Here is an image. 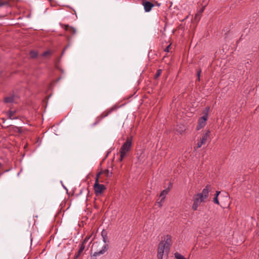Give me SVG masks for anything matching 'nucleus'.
<instances>
[{"mask_svg":"<svg viewBox=\"0 0 259 259\" xmlns=\"http://www.w3.org/2000/svg\"><path fill=\"white\" fill-rule=\"evenodd\" d=\"M171 236L166 235L163 240L159 244L157 249L158 259H162L163 256H167L171 244Z\"/></svg>","mask_w":259,"mask_h":259,"instance_id":"f257e3e1","label":"nucleus"},{"mask_svg":"<svg viewBox=\"0 0 259 259\" xmlns=\"http://www.w3.org/2000/svg\"><path fill=\"white\" fill-rule=\"evenodd\" d=\"M133 136L127 137L125 142L121 146L120 149L119 161H121L126 156V154L130 151L132 147Z\"/></svg>","mask_w":259,"mask_h":259,"instance_id":"f03ea898","label":"nucleus"},{"mask_svg":"<svg viewBox=\"0 0 259 259\" xmlns=\"http://www.w3.org/2000/svg\"><path fill=\"white\" fill-rule=\"evenodd\" d=\"M209 111V108L207 107L203 111V116L200 117L198 120V125L196 130H200L204 127L206 124V121L208 118V114Z\"/></svg>","mask_w":259,"mask_h":259,"instance_id":"7ed1b4c3","label":"nucleus"},{"mask_svg":"<svg viewBox=\"0 0 259 259\" xmlns=\"http://www.w3.org/2000/svg\"><path fill=\"white\" fill-rule=\"evenodd\" d=\"M211 187L210 185H206L205 187L202 190V192L198 193L196 195L199 197V198L201 199V201H205V200L208 197L209 192H210Z\"/></svg>","mask_w":259,"mask_h":259,"instance_id":"20e7f679","label":"nucleus"},{"mask_svg":"<svg viewBox=\"0 0 259 259\" xmlns=\"http://www.w3.org/2000/svg\"><path fill=\"white\" fill-rule=\"evenodd\" d=\"M94 189L96 196L102 193L105 190L106 187L103 184H100V182H95L94 185Z\"/></svg>","mask_w":259,"mask_h":259,"instance_id":"39448f33","label":"nucleus"},{"mask_svg":"<svg viewBox=\"0 0 259 259\" xmlns=\"http://www.w3.org/2000/svg\"><path fill=\"white\" fill-rule=\"evenodd\" d=\"M210 131H207V132L203 134L202 137L200 139V141L197 143V148H200L203 145L205 144L207 140L210 139Z\"/></svg>","mask_w":259,"mask_h":259,"instance_id":"423d86ee","label":"nucleus"},{"mask_svg":"<svg viewBox=\"0 0 259 259\" xmlns=\"http://www.w3.org/2000/svg\"><path fill=\"white\" fill-rule=\"evenodd\" d=\"M109 248V245L108 244H104L102 249L96 251L93 255L91 256V259H97L96 256L104 254L105 252L107 251Z\"/></svg>","mask_w":259,"mask_h":259,"instance_id":"0eeeda50","label":"nucleus"},{"mask_svg":"<svg viewBox=\"0 0 259 259\" xmlns=\"http://www.w3.org/2000/svg\"><path fill=\"white\" fill-rule=\"evenodd\" d=\"M202 202H204V201H201V199L199 198V197H198L196 195H195L193 198V205L192 206V209L194 210H197V208H198L199 205Z\"/></svg>","mask_w":259,"mask_h":259,"instance_id":"6e6552de","label":"nucleus"},{"mask_svg":"<svg viewBox=\"0 0 259 259\" xmlns=\"http://www.w3.org/2000/svg\"><path fill=\"white\" fill-rule=\"evenodd\" d=\"M144 10L146 12H150L152 8L154 7V5L150 2H144L143 3Z\"/></svg>","mask_w":259,"mask_h":259,"instance_id":"1a4fd4ad","label":"nucleus"},{"mask_svg":"<svg viewBox=\"0 0 259 259\" xmlns=\"http://www.w3.org/2000/svg\"><path fill=\"white\" fill-rule=\"evenodd\" d=\"M101 236L103 238V241L105 243V244H108L109 241L108 240L107 232L105 230H103L101 232Z\"/></svg>","mask_w":259,"mask_h":259,"instance_id":"9d476101","label":"nucleus"},{"mask_svg":"<svg viewBox=\"0 0 259 259\" xmlns=\"http://www.w3.org/2000/svg\"><path fill=\"white\" fill-rule=\"evenodd\" d=\"M168 192H169V189H166L163 190L160 193V194L159 195V197L162 198L161 199V201H163V200L165 199V197L166 195L168 194Z\"/></svg>","mask_w":259,"mask_h":259,"instance_id":"9b49d317","label":"nucleus"},{"mask_svg":"<svg viewBox=\"0 0 259 259\" xmlns=\"http://www.w3.org/2000/svg\"><path fill=\"white\" fill-rule=\"evenodd\" d=\"M65 29L72 34H75L76 33L75 29L74 27L70 26L68 25H65Z\"/></svg>","mask_w":259,"mask_h":259,"instance_id":"f8f14e48","label":"nucleus"},{"mask_svg":"<svg viewBox=\"0 0 259 259\" xmlns=\"http://www.w3.org/2000/svg\"><path fill=\"white\" fill-rule=\"evenodd\" d=\"M4 102L6 103H11L14 102V96H11L5 98Z\"/></svg>","mask_w":259,"mask_h":259,"instance_id":"ddd939ff","label":"nucleus"},{"mask_svg":"<svg viewBox=\"0 0 259 259\" xmlns=\"http://www.w3.org/2000/svg\"><path fill=\"white\" fill-rule=\"evenodd\" d=\"M15 113V111H9V112H8L7 115L10 119H14L16 118V117L14 116V114Z\"/></svg>","mask_w":259,"mask_h":259,"instance_id":"4468645a","label":"nucleus"},{"mask_svg":"<svg viewBox=\"0 0 259 259\" xmlns=\"http://www.w3.org/2000/svg\"><path fill=\"white\" fill-rule=\"evenodd\" d=\"M174 255L177 259H186L183 255L177 252L174 254Z\"/></svg>","mask_w":259,"mask_h":259,"instance_id":"2eb2a0df","label":"nucleus"},{"mask_svg":"<svg viewBox=\"0 0 259 259\" xmlns=\"http://www.w3.org/2000/svg\"><path fill=\"white\" fill-rule=\"evenodd\" d=\"M85 246L84 244L81 243L80 245V248L79 249V250L78 251V255H79L83 251V250L85 249Z\"/></svg>","mask_w":259,"mask_h":259,"instance_id":"dca6fc26","label":"nucleus"},{"mask_svg":"<svg viewBox=\"0 0 259 259\" xmlns=\"http://www.w3.org/2000/svg\"><path fill=\"white\" fill-rule=\"evenodd\" d=\"M103 171V174H105L107 177H111L112 176V172H110L108 169H106L105 170H102Z\"/></svg>","mask_w":259,"mask_h":259,"instance_id":"f3484780","label":"nucleus"},{"mask_svg":"<svg viewBox=\"0 0 259 259\" xmlns=\"http://www.w3.org/2000/svg\"><path fill=\"white\" fill-rule=\"evenodd\" d=\"M102 174H103V171L102 170L100 171L97 174L96 177L95 182H97V181L98 182H101L99 181V178H100V176H101V175H102Z\"/></svg>","mask_w":259,"mask_h":259,"instance_id":"a211bd4d","label":"nucleus"},{"mask_svg":"<svg viewBox=\"0 0 259 259\" xmlns=\"http://www.w3.org/2000/svg\"><path fill=\"white\" fill-rule=\"evenodd\" d=\"M37 56V53L36 52L33 51H32L30 52V58H34L36 57Z\"/></svg>","mask_w":259,"mask_h":259,"instance_id":"6ab92c4d","label":"nucleus"},{"mask_svg":"<svg viewBox=\"0 0 259 259\" xmlns=\"http://www.w3.org/2000/svg\"><path fill=\"white\" fill-rule=\"evenodd\" d=\"M83 191H85L87 192V193H88V194H87V198H86V200H88V197L89 196V192H90L89 190L87 188L82 189H81L80 190V194H81L82 192Z\"/></svg>","mask_w":259,"mask_h":259,"instance_id":"aec40b11","label":"nucleus"},{"mask_svg":"<svg viewBox=\"0 0 259 259\" xmlns=\"http://www.w3.org/2000/svg\"><path fill=\"white\" fill-rule=\"evenodd\" d=\"M90 238H91V236H86L82 243H83L85 245L86 244V243L87 242H88V241L90 240Z\"/></svg>","mask_w":259,"mask_h":259,"instance_id":"412c9836","label":"nucleus"},{"mask_svg":"<svg viewBox=\"0 0 259 259\" xmlns=\"http://www.w3.org/2000/svg\"><path fill=\"white\" fill-rule=\"evenodd\" d=\"M51 54V52L50 51H47L45 52L44 53H43V54H42V56L44 57H46L48 55H50Z\"/></svg>","mask_w":259,"mask_h":259,"instance_id":"4be33fe9","label":"nucleus"},{"mask_svg":"<svg viewBox=\"0 0 259 259\" xmlns=\"http://www.w3.org/2000/svg\"><path fill=\"white\" fill-rule=\"evenodd\" d=\"M162 70L159 69L157 70L156 74L155 75V78L158 77L161 74Z\"/></svg>","mask_w":259,"mask_h":259,"instance_id":"5701e85b","label":"nucleus"},{"mask_svg":"<svg viewBox=\"0 0 259 259\" xmlns=\"http://www.w3.org/2000/svg\"><path fill=\"white\" fill-rule=\"evenodd\" d=\"M213 201L214 203L217 204L218 205L220 204L218 198H217V197H214Z\"/></svg>","mask_w":259,"mask_h":259,"instance_id":"b1692460","label":"nucleus"},{"mask_svg":"<svg viewBox=\"0 0 259 259\" xmlns=\"http://www.w3.org/2000/svg\"><path fill=\"white\" fill-rule=\"evenodd\" d=\"M170 47V45H169L165 49H164V51L165 52H169V48Z\"/></svg>","mask_w":259,"mask_h":259,"instance_id":"393cba45","label":"nucleus"},{"mask_svg":"<svg viewBox=\"0 0 259 259\" xmlns=\"http://www.w3.org/2000/svg\"><path fill=\"white\" fill-rule=\"evenodd\" d=\"M201 71H199L197 72L198 79L200 80V76Z\"/></svg>","mask_w":259,"mask_h":259,"instance_id":"a878e982","label":"nucleus"},{"mask_svg":"<svg viewBox=\"0 0 259 259\" xmlns=\"http://www.w3.org/2000/svg\"><path fill=\"white\" fill-rule=\"evenodd\" d=\"M163 201H161V200L159 201V202H157V203H158V205H159V207H161L162 206V203Z\"/></svg>","mask_w":259,"mask_h":259,"instance_id":"bb28decb","label":"nucleus"},{"mask_svg":"<svg viewBox=\"0 0 259 259\" xmlns=\"http://www.w3.org/2000/svg\"><path fill=\"white\" fill-rule=\"evenodd\" d=\"M111 111H111V110H110L109 112H108V113H107L106 115H105L103 116V117H106L107 116H108V115L110 113H111Z\"/></svg>","mask_w":259,"mask_h":259,"instance_id":"cd10ccee","label":"nucleus"},{"mask_svg":"<svg viewBox=\"0 0 259 259\" xmlns=\"http://www.w3.org/2000/svg\"><path fill=\"white\" fill-rule=\"evenodd\" d=\"M68 47H69V46H66V47L65 48V49H64V50H63V53H64L65 51L66 50V49Z\"/></svg>","mask_w":259,"mask_h":259,"instance_id":"c85d7f7f","label":"nucleus"},{"mask_svg":"<svg viewBox=\"0 0 259 259\" xmlns=\"http://www.w3.org/2000/svg\"><path fill=\"white\" fill-rule=\"evenodd\" d=\"M220 193V191H216V194H217V195H219Z\"/></svg>","mask_w":259,"mask_h":259,"instance_id":"c756f323","label":"nucleus"},{"mask_svg":"<svg viewBox=\"0 0 259 259\" xmlns=\"http://www.w3.org/2000/svg\"><path fill=\"white\" fill-rule=\"evenodd\" d=\"M204 7H203V8L201 10L200 12H201V13L203 12V11H204Z\"/></svg>","mask_w":259,"mask_h":259,"instance_id":"7c9ffc66","label":"nucleus"},{"mask_svg":"<svg viewBox=\"0 0 259 259\" xmlns=\"http://www.w3.org/2000/svg\"><path fill=\"white\" fill-rule=\"evenodd\" d=\"M79 255H78V253L75 255V258H77Z\"/></svg>","mask_w":259,"mask_h":259,"instance_id":"2f4dec72","label":"nucleus"},{"mask_svg":"<svg viewBox=\"0 0 259 259\" xmlns=\"http://www.w3.org/2000/svg\"><path fill=\"white\" fill-rule=\"evenodd\" d=\"M96 245H97V244H93V246L96 247Z\"/></svg>","mask_w":259,"mask_h":259,"instance_id":"473e14b6","label":"nucleus"},{"mask_svg":"<svg viewBox=\"0 0 259 259\" xmlns=\"http://www.w3.org/2000/svg\"><path fill=\"white\" fill-rule=\"evenodd\" d=\"M218 196H219V195H217V194H215V197H217V198H218Z\"/></svg>","mask_w":259,"mask_h":259,"instance_id":"72a5a7b5","label":"nucleus"},{"mask_svg":"<svg viewBox=\"0 0 259 259\" xmlns=\"http://www.w3.org/2000/svg\"><path fill=\"white\" fill-rule=\"evenodd\" d=\"M18 131L20 132V133H21L22 131L20 130V131Z\"/></svg>","mask_w":259,"mask_h":259,"instance_id":"f704fd0d","label":"nucleus"},{"mask_svg":"<svg viewBox=\"0 0 259 259\" xmlns=\"http://www.w3.org/2000/svg\"><path fill=\"white\" fill-rule=\"evenodd\" d=\"M9 170H6L5 171L7 172Z\"/></svg>","mask_w":259,"mask_h":259,"instance_id":"c9c22d12","label":"nucleus"},{"mask_svg":"<svg viewBox=\"0 0 259 259\" xmlns=\"http://www.w3.org/2000/svg\"><path fill=\"white\" fill-rule=\"evenodd\" d=\"M1 165H2V164H1V163H0V167L1 166Z\"/></svg>","mask_w":259,"mask_h":259,"instance_id":"e433bc0d","label":"nucleus"}]
</instances>
